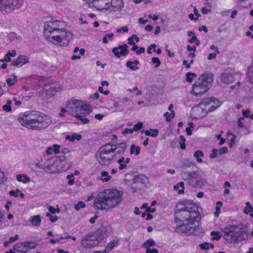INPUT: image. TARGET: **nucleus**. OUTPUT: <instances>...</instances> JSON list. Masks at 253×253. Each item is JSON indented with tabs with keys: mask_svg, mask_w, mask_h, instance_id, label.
Here are the masks:
<instances>
[{
	"mask_svg": "<svg viewBox=\"0 0 253 253\" xmlns=\"http://www.w3.org/2000/svg\"><path fill=\"white\" fill-rule=\"evenodd\" d=\"M221 80L226 84H230L233 81V76L227 73H223L221 75Z\"/></svg>",
	"mask_w": 253,
	"mask_h": 253,
	"instance_id": "nucleus-31",
	"label": "nucleus"
},
{
	"mask_svg": "<svg viewBox=\"0 0 253 253\" xmlns=\"http://www.w3.org/2000/svg\"><path fill=\"white\" fill-rule=\"evenodd\" d=\"M60 149L61 146L59 145L53 144L46 148L45 155L50 156L53 154H58L60 152Z\"/></svg>",
	"mask_w": 253,
	"mask_h": 253,
	"instance_id": "nucleus-21",
	"label": "nucleus"
},
{
	"mask_svg": "<svg viewBox=\"0 0 253 253\" xmlns=\"http://www.w3.org/2000/svg\"><path fill=\"white\" fill-rule=\"evenodd\" d=\"M16 54V51L15 50L9 51L5 55L4 59H0L1 62H10L11 57H14Z\"/></svg>",
	"mask_w": 253,
	"mask_h": 253,
	"instance_id": "nucleus-33",
	"label": "nucleus"
},
{
	"mask_svg": "<svg viewBox=\"0 0 253 253\" xmlns=\"http://www.w3.org/2000/svg\"><path fill=\"white\" fill-rule=\"evenodd\" d=\"M104 237L99 232L85 236L81 241V245L84 248L89 249L96 246L103 240Z\"/></svg>",
	"mask_w": 253,
	"mask_h": 253,
	"instance_id": "nucleus-12",
	"label": "nucleus"
},
{
	"mask_svg": "<svg viewBox=\"0 0 253 253\" xmlns=\"http://www.w3.org/2000/svg\"><path fill=\"white\" fill-rule=\"evenodd\" d=\"M29 62V58L25 55H20L12 62L13 66L20 67Z\"/></svg>",
	"mask_w": 253,
	"mask_h": 253,
	"instance_id": "nucleus-20",
	"label": "nucleus"
},
{
	"mask_svg": "<svg viewBox=\"0 0 253 253\" xmlns=\"http://www.w3.org/2000/svg\"><path fill=\"white\" fill-rule=\"evenodd\" d=\"M12 101L10 100H7L5 104L2 106V109L6 112H11V109Z\"/></svg>",
	"mask_w": 253,
	"mask_h": 253,
	"instance_id": "nucleus-42",
	"label": "nucleus"
},
{
	"mask_svg": "<svg viewBox=\"0 0 253 253\" xmlns=\"http://www.w3.org/2000/svg\"><path fill=\"white\" fill-rule=\"evenodd\" d=\"M139 63V62L137 60H135L133 61H128L126 63V66L130 70L135 71L138 69V65Z\"/></svg>",
	"mask_w": 253,
	"mask_h": 253,
	"instance_id": "nucleus-29",
	"label": "nucleus"
},
{
	"mask_svg": "<svg viewBox=\"0 0 253 253\" xmlns=\"http://www.w3.org/2000/svg\"><path fill=\"white\" fill-rule=\"evenodd\" d=\"M98 179L101 180L102 182L106 183L112 181L113 178L112 175L106 170H102L100 171Z\"/></svg>",
	"mask_w": 253,
	"mask_h": 253,
	"instance_id": "nucleus-22",
	"label": "nucleus"
},
{
	"mask_svg": "<svg viewBox=\"0 0 253 253\" xmlns=\"http://www.w3.org/2000/svg\"><path fill=\"white\" fill-rule=\"evenodd\" d=\"M89 7L102 13L120 12L125 6L124 0H84Z\"/></svg>",
	"mask_w": 253,
	"mask_h": 253,
	"instance_id": "nucleus-7",
	"label": "nucleus"
},
{
	"mask_svg": "<svg viewBox=\"0 0 253 253\" xmlns=\"http://www.w3.org/2000/svg\"><path fill=\"white\" fill-rule=\"evenodd\" d=\"M139 41V39L137 36L135 34H133L128 38L127 43L130 45H134L136 43L138 42Z\"/></svg>",
	"mask_w": 253,
	"mask_h": 253,
	"instance_id": "nucleus-39",
	"label": "nucleus"
},
{
	"mask_svg": "<svg viewBox=\"0 0 253 253\" xmlns=\"http://www.w3.org/2000/svg\"><path fill=\"white\" fill-rule=\"evenodd\" d=\"M17 121L23 126L36 130L44 129L52 123L51 117L35 111H28L18 114Z\"/></svg>",
	"mask_w": 253,
	"mask_h": 253,
	"instance_id": "nucleus-5",
	"label": "nucleus"
},
{
	"mask_svg": "<svg viewBox=\"0 0 253 253\" xmlns=\"http://www.w3.org/2000/svg\"><path fill=\"white\" fill-rule=\"evenodd\" d=\"M152 62L154 64L155 68L159 67L161 65V61L158 57H153L152 58Z\"/></svg>",
	"mask_w": 253,
	"mask_h": 253,
	"instance_id": "nucleus-53",
	"label": "nucleus"
},
{
	"mask_svg": "<svg viewBox=\"0 0 253 253\" xmlns=\"http://www.w3.org/2000/svg\"><path fill=\"white\" fill-rule=\"evenodd\" d=\"M8 178L4 170L0 168V186L7 182Z\"/></svg>",
	"mask_w": 253,
	"mask_h": 253,
	"instance_id": "nucleus-37",
	"label": "nucleus"
},
{
	"mask_svg": "<svg viewBox=\"0 0 253 253\" xmlns=\"http://www.w3.org/2000/svg\"><path fill=\"white\" fill-rule=\"evenodd\" d=\"M199 246L201 249L204 250H208L210 248L213 249L214 248V245L212 244H210L208 242L201 244L199 245Z\"/></svg>",
	"mask_w": 253,
	"mask_h": 253,
	"instance_id": "nucleus-46",
	"label": "nucleus"
},
{
	"mask_svg": "<svg viewBox=\"0 0 253 253\" xmlns=\"http://www.w3.org/2000/svg\"><path fill=\"white\" fill-rule=\"evenodd\" d=\"M114 39V35L113 33H111L105 34L102 39L103 42L107 44L109 42L113 41Z\"/></svg>",
	"mask_w": 253,
	"mask_h": 253,
	"instance_id": "nucleus-38",
	"label": "nucleus"
},
{
	"mask_svg": "<svg viewBox=\"0 0 253 253\" xmlns=\"http://www.w3.org/2000/svg\"><path fill=\"white\" fill-rule=\"evenodd\" d=\"M222 206V203L221 201H218L216 204L215 206V211L214 212V215L217 217H218L220 212V209Z\"/></svg>",
	"mask_w": 253,
	"mask_h": 253,
	"instance_id": "nucleus-45",
	"label": "nucleus"
},
{
	"mask_svg": "<svg viewBox=\"0 0 253 253\" xmlns=\"http://www.w3.org/2000/svg\"><path fill=\"white\" fill-rule=\"evenodd\" d=\"M23 0H0V11L10 13L21 7Z\"/></svg>",
	"mask_w": 253,
	"mask_h": 253,
	"instance_id": "nucleus-13",
	"label": "nucleus"
},
{
	"mask_svg": "<svg viewBox=\"0 0 253 253\" xmlns=\"http://www.w3.org/2000/svg\"><path fill=\"white\" fill-rule=\"evenodd\" d=\"M36 167L49 173H58L65 170L61 160L56 156L44 155Z\"/></svg>",
	"mask_w": 253,
	"mask_h": 253,
	"instance_id": "nucleus-8",
	"label": "nucleus"
},
{
	"mask_svg": "<svg viewBox=\"0 0 253 253\" xmlns=\"http://www.w3.org/2000/svg\"><path fill=\"white\" fill-rule=\"evenodd\" d=\"M247 78L251 84H253V67H248L247 73Z\"/></svg>",
	"mask_w": 253,
	"mask_h": 253,
	"instance_id": "nucleus-41",
	"label": "nucleus"
},
{
	"mask_svg": "<svg viewBox=\"0 0 253 253\" xmlns=\"http://www.w3.org/2000/svg\"><path fill=\"white\" fill-rule=\"evenodd\" d=\"M157 47V45L156 44H150L147 48V53L148 54H151L153 51H156V48Z\"/></svg>",
	"mask_w": 253,
	"mask_h": 253,
	"instance_id": "nucleus-54",
	"label": "nucleus"
},
{
	"mask_svg": "<svg viewBox=\"0 0 253 253\" xmlns=\"http://www.w3.org/2000/svg\"><path fill=\"white\" fill-rule=\"evenodd\" d=\"M17 81V77L15 74H12L6 79V82L8 86H11Z\"/></svg>",
	"mask_w": 253,
	"mask_h": 253,
	"instance_id": "nucleus-34",
	"label": "nucleus"
},
{
	"mask_svg": "<svg viewBox=\"0 0 253 253\" xmlns=\"http://www.w3.org/2000/svg\"><path fill=\"white\" fill-rule=\"evenodd\" d=\"M85 207V204L82 201L79 202L74 206V208L76 211H79L81 209Z\"/></svg>",
	"mask_w": 253,
	"mask_h": 253,
	"instance_id": "nucleus-52",
	"label": "nucleus"
},
{
	"mask_svg": "<svg viewBox=\"0 0 253 253\" xmlns=\"http://www.w3.org/2000/svg\"><path fill=\"white\" fill-rule=\"evenodd\" d=\"M173 189L177 192L179 194H183L184 192V183L179 182L173 186Z\"/></svg>",
	"mask_w": 253,
	"mask_h": 253,
	"instance_id": "nucleus-32",
	"label": "nucleus"
},
{
	"mask_svg": "<svg viewBox=\"0 0 253 253\" xmlns=\"http://www.w3.org/2000/svg\"><path fill=\"white\" fill-rule=\"evenodd\" d=\"M211 235L212 240H219L221 237V234L219 232L212 231Z\"/></svg>",
	"mask_w": 253,
	"mask_h": 253,
	"instance_id": "nucleus-47",
	"label": "nucleus"
},
{
	"mask_svg": "<svg viewBox=\"0 0 253 253\" xmlns=\"http://www.w3.org/2000/svg\"><path fill=\"white\" fill-rule=\"evenodd\" d=\"M68 179L67 183L69 185H73L75 183V177L71 173L66 177Z\"/></svg>",
	"mask_w": 253,
	"mask_h": 253,
	"instance_id": "nucleus-50",
	"label": "nucleus"
},
{
	"mask_svg": "<svg viewBox=\"0 0 253 253\" xmlns=\"http://www.w3.org/2000/svg\"><path fill=\"white\" fill-rule=\"evenodd\" d=\"M29 221L34 226H39L42 221V217L40 215L31 216L29 218Z\"/></svg>",
	"mask_w": 253,
	"mask_h": 253,
	"instance_id": "nucleus-24",
	"label": "nucleus"
},
{
	"mask_svg": "<svg viewBox=\"0 0 253 253\" xmlns=\"http://www.w3.org/2000/svg\"><path fill=\"white\" fill-rule=\"evenodd\" d=\"M219 154L217 149H213L210 155V157L211 159L216 158Z\"/></svg>",
	"mask_w": 253,
	"mask_h": 253,
	"instance_id": "nucleus-61",
	"label": "nucleus"
},
{
	"mask_svg": "<svg viewBox=\"0 0 253 253\" xmlns=\"http://www.w3.org/2000/svg\"><path fill=\"white\" fill-rule=\"evenodd\" d=\"M196 77V74L193 73L189 72L186 74V81L191 83L193 79Z\"/></svg>",
	"mask_w": 253,
	"mask_h": 253,
	"instance_id": "nucleus-49",
	"label": "nucleus"
},
{
	"mask_svg": "<svg viewBox=\"0 0 253 253\" xmlns=\"http://www.w3.org/2000/svg\"><path fill=\"white\" fill-rule=\"evenodd\" d=\"M8 194L10 196L20 198L22 199H24L25 196V194L18 188L9 191Z\"/></svg>",
	"mask_w": 253,
	"mask_h": 253,
	"instance_id": "nucleus-26",
	"label": "nucleus"
},
{
	"mask_svg": "<svg viewBox=\"0 0 253 253\" xmlns=\"http://www.w3.org/2000/svg\"><path fill=\"white\" fill-rule=\"evenodd\" d=\"M146 177L143 175H133L132 173H128L125 174V181L127 185H131L132 183L144 182L146 180Z\"/></svg>",
	"mask_w": 253,
	"mask_h": 253,
	"instance_id": "nucleus-17",
	"label": "nucleus"
},
{
	"mask_svg": "<svg viewBox=\"0 0 253 253\" xmlns=\"http://www.w3.org/2000/svg\"><path fill=\"white\" fill-rule=\"evenodd\" d=\"M16 179L18 182L23 184H27L31 181L30 177L26 174H18L16 175Z\"/></svg>",
	"mask_w": 253,
	"mask_h": 253,
	"instance_id": "nucleus-25",
	"label": "nucleus"
},
{
	"mask_svg": "<svg viewBox=\"0 0 253 253\" xmlns=\"http://www.w3.org/2000/svg\"><path fill=\"white\" fill-rule=\"evenodd\" d=\"M144 133L146 136H150L153 137H155L158 136L159 134V130L156 128H150L149 129L145 130L144 131Z\"/></svg>",
	"mask_w": 253,
	"mask_h": 253,
	"instance_id": "nucleus-35",
	"label": "nucleus"
},
{
	"mask_svg": "<svg viewBox=\"0 0 253 253\" xmlns=\"http://www.w3.org/2000/svg\"><path fill=\"white\" fill-rule=\"evenodd\" d=\"M143 126V123L142 122H139L137 123L133 126V131H137L139 130Z\"/></svg>",
	"mask_w": 253,
	"mask_h": 253,
	"instance_id": "nucleus-57",
	"label": "nucleus"
},
{
	"mask_svg": "<svg viewBox=\"0 0 253 253\" xmlns=\"http://www.w3.org/2000/svg\"><path fill=\"white\" fill-rule=\"evenodd\" d=\"M194 156L198 163H201L203 162L202 158L204 157V153L202 151H196L194 154Z\"/></svg>",
	"mask_w": 253,
	"mask_h": 253,
	"instance_id": "nucleus-40",
	"label": "nucleus"
},
{
	"mask_svg": "<svg viewBox=\"0 0 253 253\" xmlns=\"http://www.w3.org/2000/svg\"><path fill=\"white\" fill-rule=\"evenodd\" d=\"M189 42L191 43H195L196 46H198L200 44V42L198 40L196 36L191 38V39L189 40Z\"/></svg>",
	"mask_w": 253,
	"mask_h": 253,
	"instance_id": "nucleus-58",
	"label": "nucleus"
},
{
	"mask_svg": "<svg viewBox=\"0 0 253 253\" xmlns=\"http://www.w3.org/2000/svg\"><path fill=\"white\" fill-rule=\"evenodd\" d=\"M128 31V29L126 26H124L117 29V32L119 33H126Z\"/></svg>",
	"mask_w": 253,
	"mask_h": 253,
	"instance_id": "nucleus-60",
	"label": "nucleus"
},
{
	"mask_svg": "<svg viewBox=\"0 0 253 253\" xmlns=\"http://www.w3.org/2000/svg\"><path fill=\"white\" fill-rule=\"evenodd\" d=\"M175 115L174 111H172V113L167 112L164 113V116L165 117L166 121L168 122H169L174 117Z\"/></svg>",
	"mask_w": 253,
	"mask_h": 253,
	"instance_id": "nucleus-43",
	"label": "nucleus"
},
{
	"mask_svg": "<svg viewBox=\"0 0 253 253\" xmlns=\"http://www.w3.org/2000/svg\"><path fill=\"white\" fill-rule=\"evenodd\" d=\"M231 187V184L228 181H226L224 182L223 188L224 191L223 193L225 195H228L230 192L229 188Z\"/></svg>",
	"mask_w": 253,
	"mask_h": 253,
	"instance_id": "nucleus-48",
	"label": "nucleus"
},
{
	"mask_svg": "<svg viewBox=\"0 0 253 253\" xmlns=\"http://www.w3.org/2000/svg\"><path fill=\"white\" fill-rule=\"evenodd\" d=\"M126 149V144L123 142L116 145L107 144L102 146L96 154L97 161L103 166H108L116 161L119 164V169H125L130 162L129 158H125L123 155Z\"/></svg>",
	"mask_w": 253,
	"mask_h": 253,
	"instance_id": "nucleus-1",
	"label": "nucleus"
},
{
	"mask_svg": "<svg viewBox=\"0 0 253 253\" xmlns=\"http://www.w3.org/2000/svg\"><path fill=\"white\" fill-rule=\"evenodd\" d=\"M202 103L204 104V106L208 113L214 111L221 105V102L217 98L213 97L207 98Z\"/></svg>",
	"mask_w": 253,
	"mask_h": 253,
	"instance_id": "nucleus-14",
	"label": "nucleus"
},
{
	"mask_svg": "<svg viewBox=\"0 0 253 253\" xmlns=\"http://www.w3.org/2000/svg\"><path fill=\"white\" fill-rule=\"evenodd\" d=\"M60 21L50 20L44 24L43 36L48 42L58 44L61 46H66L72 39V33L64 28H60Z\"/></svg>",
	"mask_w": 253,
	"mask_h": 253,
	"instance_id": "nucleus-3",
	"label": "nucleus"
},
{
	"mask_svg": "<svg viewBox=\"0 0 253 253\" xmlns=\"http://www.w3.org/2000/svg\"><path fill=\"white\" fill-rule=\"evenodd\" d=\"M35 246L34 243L31 242L26 241L18 243L13 247L14 251L21 253H28L31 249H34Z\"/></svg>",
	"mask_w": 253,
	"mask_h": 253,
	"instance_id": "nucleus-16",
	"label": "nucleus"
},
{
	"mask_svg": "<svg viewBox=\"0 0 253 253\" xmlns=\"http://www.w3.org/2000/svg\"><path fill=\"white\" fill-rule=\"evenodd\" d=\"M200 219V214L192 201L182 200L176 205L175 220L177 226L185 231Z\"/></svg>",
	"mask_w": 253,
	"mask_h": 253,
	"instance_id": "nucleus-2",
	"label": "nucleus"
},
{
	"mask_svg": "<svg viewBox=\"0 0 253 253\" xmlns=\"http://www.w3.org/2000/svg\"><path fill=\"white\" fill-rule=\"evenodd\" d=\"M243 212L246 214H250L251 217H253V207L249 202L245 203V207L244 208Z\"/></svg>",
	"mask_w": 253,
	"mask_h": 253,
	"instance_id": "nucleus-27",
	"label": "nucleus"
},
{
	"mask_svg": "<svg viewBox=\"0 0 253 253\" xmlns=\"http://www.w3.org/2000/svg\"><path fill=\"white\" fill-rule=\"evenodd\" d=\"M66 108L69 110V113L72 116L80 120L83 124H86L89 123V120L84 117L92 112V108L87 101L71 99L66 102Z\"/></svg>",
	"mask_w": 253,
	"mask_h": 253,
	"instance_id": "nucleus-6",
	"label": "nucleus"
},
{
	"mask_svg": "<svg viewBox=\"0 0 253 253\" xmlns=\"http://www.w3.org/2000/svg\"><path fill=\"white\" fill-rule=\"evenodd\" d=\"M82 138V135L78 133L73 132L66 135L65 138L66 140H68L71 142H73L75 140L80 141Z\"/></svg>",
	"mask_w": 253,
	"mask_h": 253,
	"instance_id": "nucleus-23",
	"label": "nucleus"
},
{
	"mask_svg": "<svg viewBox=\"0 0 253 253\" xmlns=\"http://www.w3.org/2000/svg\"><path fill=\"white\" fill-rule=\"evenodd\" d=\"M219 154L222 155L227 153L228 151V148L226 147H223L217 149Z\"/></svg>",
	"mask_w": 253,
	"mask_h": 253,
	"instance_id": "nucleus-62",
	"label": "nucleus"
},
{
	"mask_svg": "<svg viewBox=\"0 0 253 253\" xmlns=\"http://www.w3.org/2000/svg\"><path fill=\"white\" fill-rule=\"evenodd\" d=\"M63 239V236H60V237L56 239H51L49 241V242L51 244H58L60 242V241Z\"/></svg>",
	"mask_w": 253,
	"mask_h": 253,
	"instance_id": "nucleus-59",
	"label": "nucleus"
},
{
	"mask_svg": "<svg viewBox=\"0 0 253 253\" xmlns=\"http://www.w3.org/2000/svg\"><path fill=\"white\" fill-rule=\"evenodd\" d=\"M181 175L183 179L192 186L203 187L207 183L206 174L202 171L183 172Z\"/></svg>",
	"mask_w": 253,
	"mask_h": 253,
	"instance_id": "nucleus-11",
	"label": "nucleus"
},
{
	"mask_svg": "<svg viewBox=\"0 0 253 253\" xmlns=\"http://www.w3.org/2000/svg\"><path fill=\"white\" fill-rule=\"evenodd\" d=\"M235 138L236 136L233 133L230 132L227 133L226 139L227 141L229 142L228 145L230 148H232L235 144Z\"/></svg>",
	"mask_w": 253,
	"mask_h": 253,
	"instance_id": "nucleus-28",
	"label": "nucleus"
},
{
	"mask_svg": "<svg viewBox=\"0 0 253 253\" xmlns=\"http://www.w3.org/2000/svg\"><path fill=\"white\" fill-rule=\"evenodd\" d=\"M206 110L204 104L201 102L192 108L190 111V117L192 119L202 118L208 114Z\"/></svg>",
	"mask_w": 253,
	"mask_h": 253,
	"instance_id": "nucleus-15",
	"label": "nucleus"
},
{
	"mask_svg": "<svg viewBox=\"0 0 253 253\" xmlns=\"http://www.w3.org/2000/svg\"><path fill=\"white\" fill-rule=\"evenodd\" d=\"M60 151L61 153L63 154H67L71 152L70 149L66 147H63L62 148L61 147Z\"/></svg>",
	"mask_w": 253,
	"mask_h": 253,
	"instance_id": "nucleus-64",
	"label": "nucleus"
},
{
	"mask_svg": "<svg viewBox=\"0 0 253 253\" xmlns=\"http://www.w3.org/2000/svg\"><path fill=\"white\" fill-rule=\"evenodd\" d=\"M118 245V240L117 239H113L110 241V242L107 245L105 249L109 253L114 248L116 247Z\"/></svg>",
	"mask_w": 253,
	"mask_h": 253,
	"instance_id": "nucleus-30",
	"label": "nucleus"
},
{
	"mask_svg": "<svg viewBox=\"0 0 253 253\" xmlns=\"http://www.w3.org/2000/svg\"><path fill=\"white\" fill-rule=\"evenodd\" d=\"M193 62H194L193 59H191L189 63H188L187 60H184L183 61V64L185 66L186 69H189L190 68L191 64H193Z\"/></svg>",
	"mask_w": 253,
	"mask_h": 253,
	"instance_id": "nucleus-63",
	"label": "nucleus"
},
{
	"mask_svg": "<svg viewBox=\"0 0 253 253\" xmlns=\"http://www.w3.org/2000/svg\"><path fill=\"white\" fill-rule=\"evenodd\" d=\"M194 128V124L192 122L188 124V126L186 128V131L187 135H190L192 134V130Z\"/></svg>",
	"mask_w": 253,
	"mask_h": 253,
	"instance_id": "nucleus-51",
	"label": "nucleus"
},
{
	"mask_svg": "<svg viewBox=\"0 0 253 253\" xmlns=\"http://www.w3.org/2000/svg\"><path fill=\"white\" fill-rule=\"evenodd\" d=\"M212 73L205 72L199 78L198 80L193 84L191 93L198 96L205 93L212 85L213 81Z\"/></svg>",
	"mask_w": 253,
	"mask_h": 253,
	"instance_id": "nucleus-10",
	"label": "nucleus"
},
{
	"mask_svg": "<svg viewBox=\"0 0 253 253\" xmlns=\"http://www.w3.org/2000/svg\"><path fill=\"white\" fill-rule=\"evenodd\" d=\"M123 191L117 188H108L100 192L95 198L93 206L101 211H111L123 201Z\"/></svg>",
	"mask_w": 253,
	"mask_h": 253,
	"instance_id": "nucleus-4",
	"label": "nucleus"
},
{
	"mask_svg": "<svg viewBox=\"0 0 253 253\" xmlns=\"http://www.w3.org/2000/svg\"><path fill=\"white\" fill-rule=\"evenodd\" d=\"M46 216L48 217H49L50 220L52 222H56L57 219H58V218L57 217V216L56 215H52L51 213H49V212H47L46 214Z\"/></svg>",
	"mask_w": 253,
	"mask_h": 253,
	"instance_id": "nucleus-56",
	"label": "nucleus"
},
{
	"mask_svg": "<svg viewBox=\"0 0 253 253\" xmlns=\"http://www.w3.org/2000/svg\"><path fill=\"white\" fill-rule=\"evenodd\" d=\"M224 239L228 243L236 244L247 239L248 234L239 225H228L222 229Z\"/></svg>",
	"mask_w": 253,
	"mask_h": 253,
	"instance_id": "nucleus-9",
	"label": "nucleus"
},
{
	"mask_svg": "<svg viewBox=\"0 0 253 253\" xmlns=\"http://www.w3.org/2000/svg\"><path fill=\"white\" fill-rule=\"evenodd\" d=\"M48 210L50 212V213L51 214H55L56 213H58L60 212V210L58 208H55L52 206H49L48 207Z\"/></svg>",
	"mask_w": 253,
	"mask_h": 253,
	"instance_id": "nucleus-55",
	"label": "nucleus"
},
{
	"mask_svg": "<svg viewBox=\"0 0 253 253\" xmlns=\"http://www.w3.org/2000/svg\"><path fill=\"white\" fill-rule=\"evenodd\" d=\"M140 147L134 144H132L130 148V154L138 156L140 153Z\"/></svg>",
	"mask_w": 253,
	"mask_h": 253,
	"instance_id": "nucleus-36",
	"label": "nucleus"
},
{
	"mask_svg": "<svg viewBox=\"0 0 253 253\" xmlns=\"http://www.w3.org/2000/svg\"><path fill=\"white\" fill-rule=\"evenodd\" d=\"M155 244V242L154 240L150 239L144 242L142 245V247L146 249H148L151 247L153 246Z\"/></svg>",
	"mask_w": 253,
	"mask_h": 253,
	"instance_id": "nucleus-44",
	"label": "nucleus"
},
{
	"mask_svg": "<svg viewBox=\"0 0 253 253\" xmlns=\"http://www.w3.org/2000/svg\"><path fill=\"white\" fill-rule=\"evenodd\" d=\"M112 52L117 58L126 56L129 52L128 46L126 44L119 45L113 48Z\"/></svg>",
	"mask_w": 253,
	"mask_h": 253,
	"instance_id": "nucleus-18",
	"label": "nucleus"
},
{
	"mask_svg": "<svg viewBox=\"0 0 253 253\" xmlns=\"http://www.w3.org/2000/svg\"><path fill=\"white\" fill-rule=\"evenodd\" d=\"M63 87L60 84H53L49 87L44 97L45 100H48V99L53 98L55 94L58 92L61 91Z\"/></svg>",
	"mask_w": 253,
	"mask_h": 253,
	"instance_id": "nucleus-19",
	"label": "nucleus"
}]
</instances>
